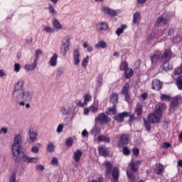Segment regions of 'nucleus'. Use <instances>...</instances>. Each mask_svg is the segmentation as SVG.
<instances>
[{
  "label": "nucleus",
  "instance_id": "obj_1",
  "mask_svg": "<svg viewBox=\"0 0 182 182\" xmlns=\"http://www.w3.org/2000/svg\"><path fill=\"white\" fill-rule=\"evenodd\" d=\"M23 141V135L21 134H14L13 144L11 145V153L13 159L16 163H19V161H21V153H22L21 146H22Z\"/></svg>",
  "mask_w": 182,
  "mask_h": 182
},
{
  "label": "nucleus",
  "instance_id": "obj_2",
  "mask_svg": "<svg viewBox=\"0 0 182 182\" xmlns=\"http://www.w3.org/2000/svg\"><path fill=\"white\" fill-rule=\"evenodd\" d=\"M23 86H25V80L23 79H20L15 84L14 90L12 92L11 102H14L15 103H19V100H21V90L23 89Z\"/></svg>",
  "mask_w": 182,
  "mask_h": 182
},
{
  "label": "nucleus",
  "instance_id": "obj_3",
  "mask_svg": "<svg viewBox=\"0 0 182 182\" xmlns=\"http://www.w3.org/2000/svg\"><path fill=\"white\" fill-rule=\"evenodd\" d=\"M164 109V104H157L156 106V110L153 114H149V120L153 123H159L161 116H163V110Z\"/></svg>",
  "mask_w": 182,
  "mask_h": 182
},
{
  "label": "nucleus",
  "instance_id": "obj_4",
  "mask_svg": "<svg viewBox=\"0 0 182 182\" xmlns=\"http://www.w3.org/2000/svg\"><path fill=\"white\" fill-rule=\"evenodd\" d=\"M170 19H171V15L168 13H164L157 18L155 26L158 28L164 26V25L168 23Z\"/></svg>",
  "mask_w": 182,
  "mask_h": 182
},
{
  "label": "nucleus",
  "instance_id": "obj_5",
  "mask_svg": "<svg viewBox=\"0 0 182 182\" xmlns=\"http://www.w3.org/2000/svg\"><path fill=\"white\" fill-rule=\"evenodd\" d=\"M168 58H170V49H166L164 52V54H154L151 56V63H156L157 60L162 62L163 60H166Z\"/></svg>",
  "mask_w": 182,
  "mask_h": 182
},
{
  "label": "nucleus",
  "instance_id": "obj_6",
  "mask_svg": "<svg viewBox=\"0 0 182 182\" xmlns=\"http://www.w3.org/2000/svg\"><path fill=\"white\" fill-rule=\"evenodd\" d=\"M39 161V157H29L28 155L23 153L22 155H20V161L23 163H26L27 164H36Z\"/></svg>",
  "mask_w": 182,
  "mask_h": 182
},
{
  "label": "nucleus",
  "instance_id": "obj_7",
  "mask_svg": "<svg viewBox=\"0 0 182 182\" xmlns=\"http://www.w3.org/2000/svg\"><path fill=\"white\" fill-rule=\"evenodd\" d=\"M171 50H170L169 57H168L166 60H162V69L164 72H168V70H171L173 69V64L170 63V60L171 59Z\"/></svg>",
  "mask_w": 182,
  "mask_h": 182
},
{
  "label": "nucleus",
  "instance_id": "obj_8",
  "mask_svg": "<svg viewBox=\"0 0 182 182\" xmlns=\"http://www.w3.org/2000/svg\"><path fill=\"white\" fill-rule=\"evenodd\" d=\"M112 122L110 117H107L105 113H100L95 118V122L100 123V124H103L105 123H109Z\"/></svg>",
  "mask_w": 182,
  "mask_h": 182
},
{
  "label": "nucleus",
  "instance_id": "obj_9",
  "mask_svg": "<svg viewBox=\"0 0 182 182\" xmlns=\"http://www.w3.org/2000/svg\"><path fill=\"white\" fill-rule=\"evenodd\" d=\"M20 100L22 99L24 102H31L32 100V97H33V92L29 90H23L20 92Z\"/></svg>",
  "mask_w": 182,
  "mask_h": 182
},
{
  "label": "nucleus",
  "instance_id": "obj_10",
  "mask_svg": "<svg viewBox=\"0 0 182 182\" xmlns=\"http://www.w3.org/2000/svg\"><path fill=\"white\" fill-rule=\"evenodd\" d=\"M69 45H70V39L68 37L65 40V42L63 41V45L60 48V53L63 56H66L68 50H69Z\"/></svg>",
  "mask_w": 182,
  "mask_h": 182
},
{
  "label": "nucleus",
  "instance_id": "obj_11",
  "mask_svg": "<svg viewBox=\"0 0 182 182\" xmlns=\"http://www.w3.org/2000/svg\"><path fill=\"white\" fill-rule=\"evenodd\" d=\"M73 60L75 66H78L80 63V51L76 48L73 50Z\"/></svg>",
  "mask_w": 182,
  "mask_h": 182
},
{
  "label": "nucleus",
  "instance_id": "obj_12",
  "mask_svg": "<svg viewBox=\"0 0 182 182\" xmlns=\"http://www.w3.org/2000/svg\"><path fill=\"white\" fill-rule=\"evenodd\" d=\"M98 110L99 108L97 107H95V105H90L89 107L84 109L83 114H85V116H87L90 112L91 113H97Z\"/></svg>",
  "mask_w": 182,
  "mask_h": 182
},
{
  "label": "nucleus",
  "instance_id": "obj_13",
  "mask_svg": "<svg viewBox=\"0 0 182 182\" xmlns=\"http://www.w3.org/2000/svg\"><path fill=\"white\" fill-rule=\"evenodd\" d=\"M82 154H83V152H82L80 149H77L73 153V159L75 161V163H79V161H80Z\"/></svg>",
  "mask_w": 182,
  "mask_h": 182
},
{
  "label": "nucleus",
  "instance_id": "obj_14",
  "mask_svg": "<svg viewBox=\"0 0 182 182\" xmlns=\"http://www.w3.org/2000/svg\"><path fill=\"white\" fill-rule=\"evenodd\" d=\"M30 143H35L38 140V132L36 131H28Z\"/></svg>",
  "mask_w": 182,
  "mask_h": 182
},
{
  "label": "nucleus",
  "instance_id": "obj_15",
  "mask_svg": "<svg viewBox=\"0 0 182 182\" xmlns=\"http://www.w3.org/2000/svg\"><path fill=\"white\" fill-rule=\"evenodd\" d=\"M141 19V14L139 11H136L133 14V23H135V25H139L140 23V21Z\"/></svg>",
  "mask_w": 182,
  "mask_h": 182
},
{
  "label": "nucleus",
  "instance_id": "obj_16",
  "mask_svg": "<svg viewBox=\"0 0 182 182\" xmlns=\"http://www.w3.org/2000/svg\"><path fill=\"white\" fill-rule=\"evenodd\" d=\"M129 143V136L123 134L121 136L120 141L119 142V147H123V146H127Z\"/></svg>",
  "mask_w": 182,
  "mask_h": 182
},
{
  "label": "nucleus",
  "instance_id": "obj_17",
  "mask_svg": "<svg viewBox=\"0 0 182 182\" xmlns=\"http://www.w3.org/2000/svg\"><path fill=\"white\" fill-rule=\"evenodd\" d=\"M140 164H141V161H131L130 163L131 169L132 170V171H134V173H136V171H139V166H140Z\"/></svg>",
  "mask_w": 182,
  "mask_h": 182
},
{
  "label": "nucleus",
  "instance_id": "obj_18",
  "mask_svg": "<svg viewBox=\"0 0 182 182\" xmlns=\"http://www.w3.org/2000/svg\"><path fill=\"white\" fill-rule=\"evenodd\" d=\"M97 31H107L109 29V25L106 22H100L96 24Z\"/></svg>",
  "mask_w": 182,
  "mask_h": 182
},
{
  "label": "nucleus",
  "instance_id": "obj_19",
  "mask_svg": "<svg viewBox=\"0 0 182 182\" xmlns=\"http://www.w3.org/2000/svg\"><path fill=\"white\" fill-rule=\"evenodd\" d=\"M163 87V83L159 80H154L152 81V89L154 90H160Z\"/></svg>",
  "mask_w": 182,
  "mask_h": 182
},
{
  "label": "nucleus",
  "instance_id": "obj_20",
  "mask_svg": "<svg viewBox=\"0 0 182 182\" xmlns=\"http://www.w3.org/2000/svg\"><path fill=\"white\" fill-rule=\"evenodd\" d=\"M38 66V61L34 60L33 64H27L24 66L25 70H28V72H32V70H35L36 67Z\"/></svg>",
  "mask_w": 182,
  "mask_h": 182
},
{
  "label": "nucleus",
  "instance_id": "obj_21",
  "mask_svg": "<svg viewBox=\"0 0 182 182\" xmlns=\"http://www.w3.org/2000/svg\"><path fill=\"white\" fill-rule=\"evenodd\" d=\"M112 179L111 180L112 182H117L119 181V168L117 167H114L112 170Z\"/></svg>",
  "mask_w": 182,
  "mask_h": 182
},
{
  "label": "nucleus",
  "instance_id": "obj_22",
  "mask_svg": "<svg viewBox=\"0 0 182 182\" xmlns=\"http://www.w3.org/2000/svg\"><path fill=\"white\" fill-rule=\"evenodd\" d=\"M129 112H126L119 113L115 117V120H117V122H119V123H122V122L124 120V117H129Z\"/></svg>",
  "mask_w": 182,
  "mask_h": 182
},
{
  "label": "nucleus",
  "instance_id": "obj_23",
  "mask_svg": "<svg viewBox=\"0 0 182 182\" xmlns=\"http://www.w3.org/2000/svg\"><path fill=\"white\" fill-rule=\"evenodd\" d=\"M102 11L104 14H107L108 15H110L111 16H115V15H116V11H114L107 6L102 7Z\"/></svg>",
  "mask_w": 182,
  "mask_h": 182
},
{
  "label": "nucleus",
  "instance_id": "obj_24",
  "mask_svg": "<svg viewBox=\"0 0 182 182\" xmlns=\"http://www.w3.org/2000/svg\"><path fill=\"white\" fill-rule=\"evenodd\" d=\"M98 151L100 156H103V157H107V156H109V151L107 150V148L105 146L98 147Z\"/></svg>",
  "mask_w": 182,
  "mask_h": 182
},
{
  "label": "nucleus",
  "instance_id": "obj_25",
  "mask_svg": "<svg viewBox=\"0 0 182 182\" xmlns=\"http://www.w3.org/2000/svg\"><path fill=\"white\" fill-rule=\"evenodd\" d=\"M50 66L55 68L58 65V55L54 53L53 55L50 58V61L48 62Z\"/></svg>",
  "mask_w": 182,
  "mask_h": 182
},
{
  "label": "nucleus",
  "instance_id": "obj_26",
  "mask_svg": "<svg viewBox=\"0 0 182 182\" xmlns=\"http://www.w3.org/2000/svg\"><path fill=\"white\" fill-rule=\"evenodd\" d=\"M52 23L53 26L58 31H61V29H63V26L60 24L59 21H58V18H53L52 21Z\"/></svg>",
  "mask_w": 182,
  "mask_h": 182
},
{
  "label": "nucleus",
  "instance_id": "obj_27",
  "mask_svg": "<svg viewBox=\"0 0 182 182\" xmlns=\"http://www.w3.org/2000/svg\"><path fill=\"white\" fill-rule=\"evenodd\" d=\"M149 117L150 115H149L147 120L144 119V127L148 132H150V130H151V123H154L153 122V121L150 120Z\"/></svg>",
  "mask_w": 182,
  "mask_h": 182
},
{
  "label": "nucleus",
  "instance_id": "obj_28",
  "mask_svg": "<svg viewBox=\"0 0 182 182\" xmlns=\"http://www.w3.org/2000/svg\"><path fill=\"white\" fill-rule=\"evenodd\" d=\"M118 102H119V94H117V92L112 93L110 97V102L112 103V105H117Z\"/></svg>",
  "mask_w": 182,
  "mask_h": 182
},
{
  "label": "nucleus",
  "instance_id": "obj_29",
  "mask_svg": "<svg viewBox=\"0 0 182 182\" xmlns=\"http://www.w3.org/2000/svg\"><path fill=\"white\" fill-rule=\"evenodd\" d=\"M96 85L97 87H102L103 86V74H99L97 77Z\"/></svg>",
  "mask_w": 182,
  "mask_h": 182
},
{
  "label": "nucleus",
  "instance_id": "obj_30",
  "mask_svg": "<svg viewBox=\"0 0 182 182\" xmlns=\"http://www.w3.org/2000/svg\"><path fill=\"white\" fill-rule=\"evenodd\" d=\"M178 106V98L173 97L171 102L170 109L171 110H174Z\"/></svg>",
  "mask_w": 182,
  "mask_h": 182
},
{
  "label": "nucleus",
  "instance_id": "obj_31",
  "mask_svg": "<svg viewBox=\"0 0 182 182\" xmlns=\"http://www.w3.org/2000/svg\"><path fill=\"white\" fill-rule=\"evenodd\" d=\"M135 113L138 117H140L141 114H143V106H141V105H136L135 107Z\"/></svg>",
  "mask_w": 182,
  "mask_h": 182
},
{
  "label": "nucleus",
  "instance_id": "obj_32",
  "mask_svg": "<svg viewBox=\"0 0 182 182\" xmlns=\"http://www.w3.org/2000/svg\"><path fill=\"white\" fill-rule=\"evenodd\" d=\"M105 168L107 174H110L112 173V170H113V165L110 161H105Z\"/></svg>",
  "mask_w": 182,
  "mask_h": 182
},
{
  "label": "nucleus",
  "instance_id": "obj_33",
  "mask_svg": "<svg viewBox=\"0 0 182 182\" xmlns=\"http://www.w3.org/2000/svg\"><path fill=\"white\" fill-rule=\"evenodd\" d=\"M64 73L65 68L63 67L58 68L56 70V79L60 78Z\"/></svg>",
  "mask_w": 182,
  "mask_h": 182
},
{
  "label": "nucleus",
  "instance_id": "obj_34",
  "mask_svg": "<svg viewBox=\"0 0 182 182\" xmlns=\"http://www.w3.org/2000/svg\"><path fill=\"white\" fill-rule=\"evenodd\" d=\"M98 141H104L105 143H110V137L105 135H100L97 136Z\"/></svg>",
  "mask_w": 182,
  "mask_h": 182
},
{
  "label": "nucleus",
  "instance_id": "obj_35",
  "mask_svg": "<svg viewBox=\"0 0 182 182\" xmlns=\"http://www.w3.org/2000/svg\"><path fill=\"white\" fill-rule=\"evenodd\" d=\"M176 83L178 90H182V75H179L176 78Z\"/></svg>",
  "mask_w": 182,
  "mask_h": 182
},
{
  "label": "nucleus",
  "instance_id": "obj_36",
  "mask_svg": "<svg viewBox=\"0 0 182 182\" xmlns=\"http://www.w3.org/2000/svg\"><path fill=\"white\" fill-rule=\"evenodd\" d=\"M124 75L126 79H130L133 75H134V72L133 71V69L128 68L126 71H124Z\"/></svg>",
  "mask_w": 182,
  "mask_h": 182
},
{
  "label": "nucleus",
  "instance_id": "obj_37",
  "mask_svg": "<svg viewBox=\"0 0 182 182\" xmlns=\"http://www.w3.org/2000/svg\"><path fill=\"white\" fill-rule=\"evenodd\" d=\"M129 89H130V84H129L128 82L125 83V85L123 86V87L121 90L122 95L129 93Z\"/></svg>",
  "mask_w": 182,
  "mask_h": 182
},
{
  "label": "nucleus",
  "instance_id": "obj_38",
  "mask_svg": "<svg viewBox=\"0 0 182 182\" xmlns=\"http://www.w3.org/2000/svg\"><path fill=\"white\" fill-rule=\"evenodd\" d=\"M126 28H127V26L126 24L122 25V26L120 28H117V30L116 31V32H115L116 35H117V36H120L122 35V33H123V32L124 31V29H126Z\"/></svg>",
  "mask_w": 182,
  "mask_h": 182
},
{
  "label": "nucleus",
  "instance_id": "obj_39",
  "mask_svg": "<svg viewBox=\"0 0 182 182\" xmlns=\"http://www.w3.org/2000/svg\"><path fill=\"white\" fill-rule=\"evenodd\" d=\"M96 49L101 48L102 49H105L107 46V43L103 41H99L95 46Z\"/></svg>",
  "mask_w": 182,
  "mask_h": 182
},
{
  "label": "nucleus",
  "instance_id": "obj_40",
  "mask_svg": "<svg viewBox=\"0 0 182 182\" xmlns=\"http://www.w3.org/2000/svg\"><path fill=\"white\" fill-rule=\"evenodd\" d=\"M119 68L121 71L123 70L124 72H126L129 69V64L126 61L122 62Z\"/></svg>",
  "mask_w": 182,
  "mask_h": 182
},
{
  "label": "nucleus",
  "instance_id": "obj_41",
  "mask_svg": "<svg viewBox=\"0 0 182 182\" xmlns=\"http://www.w3.org/2000/svg\"><path fill=\"white\" fill-rule=\"evenodd\" d=\"M41 147V144L38 143L36 145H33L31 150L33 153H34L35 154H38V153H39V148Z\"/></svg>",
  "mask_w": 182,
  "mask_h": 182
},
{
  "label": "nucleus",
  "instance_id": "obj_42",
  "mask_svg": "<svg viewBox=\"0 0 182 182\" xmlns=\"http://www.w3.org/2000/svg\"><path fill=\"white\" fill-rule=\"evenodd\" d=\"M55 146L53 142H49L47 146V151H48V153L55 151Z\"/></svg>",
  "mask_w": 182,
  "mask_h": 182
},
{
  "label": "nucleus",
  "instance_id": "obj_43",
  "mask_svg": "<svg viewBox=\"0 0 182 182\" xmlns=\"http://www.w3.org/2000/svg\"><path fill=\"white\" fill-rule=\"evenodd\" d=\"M100 133V129L97 127H95L91 131L90 134H92L93 136H97Z\"/></svg>",
  "mask_w": 182,
  "mask_h": 182
},
{
  "label": "nucleus",
  "instance_id": "obj_44",
  "mask_svg": "<svg viewBox=\"0 0 182 182\" xmlns=\"http://www.w3.org/2000/svg\"><path fill=\"white\" fill-rule=\"evenodd\" d=\"M43 30L45 31V32H46V33H53V32H55L54 28H52V27L49 26H44Z\"/></svg>",
  "mask_w": 182,
  "mask_h": 182
},
{
  "label": "nucleus",
  "instance_id": "obj_45",
  "mask_svg": "<svg viewBox=\"0 0 182 182\" xmlns=\"http://www.w3.org/2000/svg\"><path fill=\"white\" fill-rule=\"evenodd\" d=\"M65 145L67 146V147H72L73 146V139L72 138L66 139Z\"/></svg>",
  "mask_w": 182,
  "mask_h": 182
},
{
  "label": "nucleus",
  "instance_id": "obj_46",
  "mask_svg": "<svg viewBox=\"0 0 182 182\" xmlns=\"http://www.w3.org/2000/svg\"><path fill=\"white\" fill-rule=\"evenodd\" d=\"M48 9L50 14H52V15H56V10H55V7H53L51 4H48Z\"/></svg>",
  "mask_w": 182,
  "mask_h": 182
},
{
  "label": "nucleus",
  "instance_id": "obj_47",
  "mask_svg": "<svg viewBox=\"0 0 182 182\" xmlns=\"http://www.w3.org/2000/svg\"><path fill=\"white\" fill-rule=\"evenodd\" d=\"M67 110L68 112V114H71V113H74L75 110H76V107H75L73 105H69Z\"/></svg>",
  "mask_w": 182,
  "mask_h": 182
},
{
  "label": "nucleus",
  "instance_id": "obj_48",
  "mask_svg": "<svg viewBox=\"0 0 182 182\" xmlns=\"http://www.w3.org/2000/svg\"><path fill=\"white\" fill-rule=\"evenodd\" d=\"M164 166L161 164H159L156 168V174H161L163 173Z\"/></svg>",
  "mask_w": 182,
  "mask_h": 182
},
{
  "label": "nucleus",
  "instance_id": "obj_49",
  "mask_svg": "<svg viewBox=\"0 0 182 182\" xmlns=\"http://www.w3.org/2000/svg\"><path fill=\"white\" fill-rule=\"evenodd\" d=\"M35 53H36V58H35L34 60L38 62V60L39 59V55H42V53H43V51H42V50H41V49H38L36 50Z\"/></svg>",
  "mask_w": 182,
  "mask_h": 182
},
{
  "label": "nucleus",
  "instance_id": "obj_50",
  "mask_svg": "<svg viewBox=\"0 0 182 182\" xmlns=\"http://www.w3.org/2000/svg\"><path fill=\"white\" fill-rule=\"evenodd\" d=\"M171 97L170 95H166V94H162L161 96V100H166V102H169L171 100Z\"/></svg>",
  "mask_w": 182,
  "mask_h": 182
},
{
  "label": "nucleus",
  "instance_id": "obj_51",
  "mask_svg": "<svg viewBox=\"0 0 182 182\" xmlns=\"http://www.w3.org/2000/svg\"><path fill=\"white\" fill-rule=\"evenodd\" d=\"M91 100H92V96H90V95L85 94V95H84V102L85 103H86L87 105V102H90Z\"/></svg>",
  "mask_w": 182,
  "mask_h": 182
},
{
  "label": "nucleus",
  "instance_id": "obj_52",
  "mask_svg": "<svg viewBox=\"0 0 182 182\" xmlns=\"http://www.w3.org/2000/svg\"><path fill=\"white\" fill-rule=\"evenodd\" d=\"M83 48L87 50V52H92L93 50V47L91 46L88 45L86 43H84L82 45Z\"/></svg>",
  "mask_w": 182,
  "mask_h": 182
},
{
  "label": "nucleus",
  "instance_id": "obj_53",
  "mask_svg": "<svg viewBox=\"0 0 182 182\" xmlns=\"http://www.w3.org/2000/svg\"><path fill=\"white\" fill-rule=\"evenodd\" d=\"M117 105H113V107L112 108H109V112L110 113H112V114H116V113H117Z\"/></svg>",
  "mask_w": 182,
  "mask_h": 182
},
{
  "label": "nucleus",
  "instance_id": "obj_54",
  "mask_svg": "<svg viewBox=\"0 0 182 182\" xmlns=\"http://www.w3.org/2000/svg\"><path fill=\"white\" fill-rule=\"evenodd\" d=\"M174 73H175V75H181V73H182V63L179 67H178L175 69Z\"/></svg>",
  "mask_w": 182,
  "mask_h": 182
},
{
  "label": "nucleus",
  "instance_id": "obj_55",
  "mask_svg": "<svg viewBox=\"0 0 182 182\" xmlns=\"http://www.w3.org/2000/svg\"><path fill=\"white\" fill-rule=\"evenodd\" d=\"M87 63H89V57L87 55L82 60V68H86L87 66Z\"/></svg>",
  "mask_w": 182,
  "mask_h": 182
},
{
  "label": "nucleus",
  "instance_id": "obj_56",
  "mask_svg": "<svg viewBox=\"0 0 182 182\" xmlns=\"http://www.w3.org/2000/svg\"><path fill=\"white\" fill-rule=\"evenodd\" d=\"M60 112L62 113V114H63V116H68L69 114L68 109H66V107H62L60 108Z\"/></svg>",
  "mask_w": 182,
  "mask_h": 182
},
{
  "label": "nucleus",
  "instance_id": "obj_57",
  "mask_svg": "<svg viewBox=\"0 0 182 182\" xmlns=\"http://www.w3.org/2000/svg\"><path fill=\"white\" fill-rule=\"evenodd\" d=\"M127 177L131 180V181H135L136 177L134 176V174L132 173L131 172H127Z\"/></svg>",
  "mask_w": 182,
  "mask_h": 182
},
{
  "label": "nucleus",
  "instance_id": "obj_58",
  "mask_svg": "<svg viewBox=\"0 0 182 182\" xmlns=\"http://www.w3.org/2000/svg\"><path fill=\"white\" fill-rule=\"evenodd\" d=\"M122 153L124 156H129L130 154V149H129V147L125 146L122 149Z\"/></svg>",
  "mask_w": 182,
  "mask_h": 182
},
{
  "label": "nucleus",
  "instance_id": "obj_59",
  "mask_svg": "<svg viewBox=\"0 0 182 182\" xmlns=\"http://www.w3.org/2000/svg\"><path fill=\"white\" fill-rule=\"evenodd\" d=\"M36 171H43V170H45V166L41 164L36 165Z\"/></svg>",
  "mask_w": 182,
  "mask_h": 182
},
{
  "label": "nucleus",
  "instance_id": "obj_60",
  "mask_svg": "<svg viewBox=\"0 0 182 182\" xmlns=\"http://www.w3.org/2000/svg\"><path fill=\"white\" fill-rule=\"evenodd\" d=\"M56 132L57 133H62V132H63V124H58Z\"/></svg>",
  "mask_w": 182,
  "mask_h": 182
},
{
  "label": "nucleus",
  "instance_id": "obj_61",
  "mask_svg": "<svg viewBox=\"0 0 182 182\" xmlns=\"http://www.w3.org/2000/svg\"><path fill=\"white\" fill-rule=\"evenodd\" d=\"M21 70V64L19 63H15L14 64V72L18 73Z\"/></svg>",
  "mask_w": 182,
  "mask_h": 182
},
{
  "label": "nucleus",
  "instance_id": "obj_62",
  "mask_svg": "<svg viewBox=\"0 0 182 182\" xmlns=\"http://www.w3.org/2000/svg\"><path fill=\"white\" fill-rule=\"evenodd\" d=\"M9 182H16V173L15 172L12 173Z\"/></svg>",
  "mask_w": 182,
  "mask_h": 182
},
{
  "label": "nucleus",
  "instance_id": "obj_63",
  "mask_svg": "<svg viewBox=\"0 0 182 182\" xmlns=\"http://www.w3.org/2000/svg\"><path fill=\"white\" fill-rule=\"evenodd\" d=\"M8 128L7 127H1L0 129V134H7Z\"/></svg>",
  "mask_w": 182,
  "mask_h": 182
},
{
  "label": "nucleus",
  "instance_id": "obj_64",
  "mask_svg": "<svg viewBox=\"0 0 182 182\" xmlns=\"http://www.w3.org/2000/svg\"><path fill=\"white\" fill-rule=\"evenodd\" d=\"M51 163L53 166H55V167H58V158L53 157L51 160Z\"/></svg>",
  "mask_w": 182,
  "mask_h": 182
}]
</instances>
